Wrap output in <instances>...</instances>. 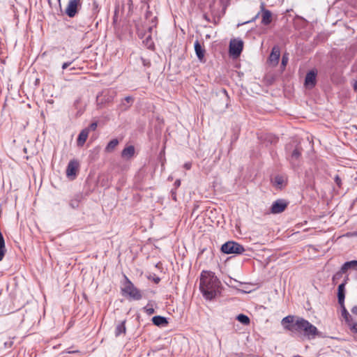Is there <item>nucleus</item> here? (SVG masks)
<instances>
[{"instance_id":"nucleus-8","label":"nucleus","mask_w":357,"mask_h":357,"mask_svg":"<svg viewBox=\"0 0 357 357\" xmlns=\"http://www.w3.org/2000/svg\"><path fill=\"white\" fill-rule=\"evenodd\" d=\"M79 3V0H69L66 9V13L68 17H73L76 15Z\"/></svg>"},{"instance_id":"nucleus-26","label":"nucleus","mask_w":357,"mask_h":357,"mask_svg":"<svg viewBox=\"0 0 357 357\" xmlns=\"http://www.w3.org/2000/svg\"><path fill=\"white\" fill-rule=\"evenodd\" d=\"M284 182V179L282 176H277L274 178V183L278 186H281Z\"/></svg>"},{"instance_id":"nucleus-17","label":"nucleus","mask_w":357,"mask_h":357,"mask_svg":"<svg viewBox=\"0 0 357 357\" xmlns=\"http://www.w3.org/2000/svg\"><path fill=\"white\" fill-rule=\"evenodd\" d=\"M152 321L157 326H165L168 324L167 319L161 316H155L152 318Z\"/></svg>"},{"instance_id":"nucleus-2","label":"nucleus","mask_w":357,"mask_h":357,"mask_svg":"<svg viewBox=\"0 0 357 357\" xmlns=\"http://www.w3.org/2000/svg\"><path fill=\"white\" fill-rule=\"evenodd\" d=\"M296 332L303 333L308 339H313L319 334L316 326L301 317H297L296 319Z\"/></svg>"},{"instance_id":"nucleus-22","label":"nucleus","mask_w":357,"mask_h":357,"mask_svg":"<svg viewBox=\"0 0 357 357\" xmlns=\"http://www.w3.org/2000/svg\"><path fill=\"white\" fill-rule=\"evenodd\" d=\"M236 319L243 325H248L250 322V318L243 314H240L236 317Z\"/></svg>"},{"instance_id":"nucleus-39","label":"nucleus","mask_w":357,"mask_h":357,"mask_svg":"<svg viewBox=\"0 0 357 357\" xmlns=\"http://www.w3.org/2000/svg\"><path fill=\"white\" fill-rule=\"evenodd\" d=\"M174 184H175V185H176V187H178V186L180 185V184H181V181H180V180H176V181H175V183H174Z\"/></svg>"},{"instance_id":"nucleus-38","label":"nucleus","mask_w":357,"mask_h":357,"mask_svg":"<svg viewBox=\"0 0 357 357\" xmlns=\"http://www.w3.org/2000/svg\"><path fill=\"white\" fill-rule=\"evenodd\" d=\"M184 167L187 169H190L191 168V163L187 162L184 165Z\"/></svg>"},{"instance_id":"nucleus-30","label":"nucleus","mask_w":357,"mask_h":357,"mask_svg":"<svg viewBox=\"0 0 357 357\" xmlns=\"http://www.w3.org/2000/svg\"><path fill=\"white\" fill-rule=\"evenodd\" d=\"M345 321L347 322V324L349 326L351 324V323H353V319H352V317L350 314L347 315V317H344Z\"/></svg>"},{"instance_id":"nucleus-16","label":"nucleus","mask_w":357,"mask_h":357,"mask_svg":"<svg viewBox=\"0 0 357 357\" xmlns=\"http://www.w3.org/2000/svg\"><path fill=\"white\" fill-rule=\"evenodd\" d=\"M195 50L199 60L202 61L204 58L205 50L202 47L199 41L195 43Z\"/></svg>"},{"instance_id":"nucleus-32","label":"nucleus","mask_w":357,"mask_h":357,"mask_svg":"<svg viewBox=\"0 0 357 357\" xmlns=\"http://www.w3.org/2000/svg\"><path fill=\"white\" fill-rule=\"evenodd\" d=\"M97 126H98V123L96 122H93V123H91V125L89 126V127L87 129H89V131L90 130H95L97 128Z\"/></svg>"},{"instance_id":"nucleus-24","label":"nucleus","mask_w":357,"mask_h":357,"mask_svg":"<svg viewBox=\"0 0 357 357\" xmlns=\"http://www.w3.org/2000/svg\"><path fill=\"white\" fill-rule=\"evenodd\" d=\"M124 101L126 102V103H128V105H126V103L123 102L122 103V107H123V109H126L132 103L133 98L131 96H127V97L125 98Z\"/></svg>"},{"instance_id":"nucleus-11","label":"nucleus","mask_w":357,"mask_h":357,"mask_svg":"<svg viewBox=\"0 0 357 357\" xmlns=\"http://www.w3.org/2000/svg\"><path fill=\"white\" fill-rule=\"evenodd\" d=\"M79 167V163L76 160H70L67 166L66 175L68 177H75Z\"/></svg>"},{"instance_id":"nucleus-5","label":"nucleus","mask_w":357,"mask_h":357,"mask_svg":"<svg viewBox=\"0 0 357 357\" xmlns=\"http://www.w3.org/2000/svg\"><path fill=\"white\" fill-rule=\"evenodd\" d=\"M123 290L135 300H139L142 298L140 291L130 281L126 284Z\"/></svg>"},{"instance_id":"nucleus-19","label":"nucleus","mask_w":357,"mask_h":357,"mask_svg":"<svg viewBox=\"0 0 357 357\" xmlns=\"http://www.w3.org/2000/svg\"><path fill=\"white\" fill-rule=\"evenodd\" d=\"M6 252L5 241L3 234L0 231V261L3 259Z\"/></svg>"},{"instance_id":"nucleus-4","label":"nucleus","mask_w":357,"mask_h":357,"mask_svg":"<svg viewBox=\"0 0 357 357\" xmlns=\"http://www.w3.org/2000/svg\"><path fill=\"white\" fill-rule=\"evenodd\" d=\"M243 42L242 41V40L238 38H234L231 40L229 43V54L233 58H238L243 50Z\"/></svg>"},{"instance_id":"nucleus-23","label":"nucleus","mask_w":357,"mask_h":357,"mask_svg":"<svg viewBox=\"0 0 357 357\" xmlns=\"http://www.w3.org/2000/svg\"><path fill=\"white\" fill-rule=\"evenodd\" d=\"M115 333L116 336L126 333L125 321H122L116 326Z\"/></svg>"},{"instance_id":"nucleus-10","label":"nucleus","mask_w":357,"mask_h":357,"mask_svg":"<svg viewBox=\"0 0 357 357\" xmlns=\"http://www.w3.org/2000/svg\"><path fill=\"white\" fill-rule=\"evenodd\" d=\"M316 84V73L311 70L307 73L305 79V86L307 89H312Z\"/></svg>"},{"instance_id":"nucleus-7","label":"nucleus","mask_w":357,"mask_h":357,"mask_svg":"<svg viewBox=\"0 0 357 357\" xmlns=\"http://www.w3.org/2000/svg\"><path fill=\"white\" fill-rule=\"evenodd\" d=\"M281 324L284 329L291 331V333H295L296 320L294 319V316L289 315L284 317L282 319Z\"/></svg>"},{"instance_id":"nucleus-9","label":"nucleus","mask_w":357,"mask_h":357,"mask_svg":"<svg viewBox=\"0 0 357 357\" xmlns=\"http://www.w3.org/2000/svg\"><path fill=\"white\" fill-rule=\"evenodd\" d=\"M280 56V50L279 47H273L268 60L269 64L273 66H276L278 64Z\"/></svg>"},{"instance_id":"nucleus-27","label":"nucleus","mask_w":357,"mask_h":357,"mask_svg":"<svg viewBox=\"0 0 357 357\" xmlns=\"http://www.w3.org/2000/svg\"><path fill=\"white\" fill-rule=\"evenodd\" d=\"M340 307H341V314H342V317L344 318L345 317H347V315L349 314V313L348 312V311L347 310L345 306H344V303H342V304H340Z\"/></svg>"},{"instance_id":"nucleus-14","label":"nucleus","mask_w":357,"mask_h":357,"mask_svg":"<svg viewBox=\"0 0 357 357\" xmlns=\"http://www.w3.org/2000/svg\"><path fill=\"white\" fill-rule=\"evenodd\" d=\"M135 155V147L132 145L126 147L121 152V157L129 160Z\"/></svg>"},{"instance_id":"nucleus-21","label":"nucleus","mask_w":357,"mask_h":357,"mask_svg":"<svg viewBox=\"0 0 357 357\" xmlns=\"http://www.w3.org/2000/svg\"><path fill=\"white\" fill-rule=\"evenodd\" d=\"M118 144L119 141L116 139H114L107 144L105 148V151L107 152H112L113 150H114V149L116 147Z\"/></svg>"},{"instance_id":"nucleus-6","label":"nucleus","mask_w":357,"mask_h":357,"mask_svg":"<svg viewBox=\"0 0 357 357\" xmlns=\"http://www.w3.org/2000/svg\"><path fill=\"white\" fill-rule=\"evenodd\" d=\"M350 268L357 270V261L356 260H353V261H347V262L344 263L342 265L341 270L339 272H337L333 277V280L335 281V280L339 279L342 276V273H345L346 271H347V270H349Z\"/></svg>"},{"instance_id":"nucleus-34","label":"nucleus","mask_w":357,"mask_h":357,"mask_svg":"<svg viewBox=\"0 0 357 357\" xmlns=\"http://www.w3.org/2000/svg\"><path fill=\"white\" fill-rule=\"evenodd\" d=\"M72 63H73V61L63 63L62 65V69L63 70L66 69L68 66H70L72 64Z\"/></svg>"},{"instance_id":"nucleus-37","label":"nucleus","mask_w":357,"mask_h":357,"mask_svg":"<svg viewBox=\"0 0 357 357\" xmlns=\"http://www.w3.org/2000/svg\"><path fill=\"white\" fill-rule=\"evenodd\" d=\"M351 312L354 314H357V306H354L351 310Z\"/></svg>"},{"instance_id":"nucleus-36","label":"nucleus","mask_w":357,"mask_h":357,"mask_svg":"<svg viewBox=\"0 0 357 357\" xmlns=\"http://www.w3.org/2000/svg\"><path fill=\"white\" fill-rule=\"evenodd\" d=\"M335 183L339 185L340 186V182H341V180L340 178V177L338 176H336L335 178Z\"/></svg>"},{"instance_id":"nucleus-12","label":"nucleus","mask_w":357,"mask_h":357,"mask_svg":"<svg viewBox=\"0 0 357 357\" xmlns=\"http://www.w3.org/2000/svg\"><path fill=\"white\" fill-rule=\"evenodd\" d=\"M287 207V204L282 200H277L271 206V211L272 213L277 214L282 213Z\"/></svg>"},{"instance_id":"nucleus-40","label":"nucleus","mask_w":357,"mask_h":357,"mask_svg":"<svg viewBox=\"0 0 357 357\" xmlns=\"http://www.w3.org/2000/svg\"><path fill=\"white\" fill-rule=\"evenodd\" d=\"M354 89L355 91H357V81H356L354 84Z\"/></svg>"},{"instance_id":"nucleus-15","label":"nucleus","mask_w":357,"mask_h":357,"mask_svg":"<svg viewBox=\"0 0 357 357\" xmlns=\"http://www.w3.org/2000/svg\"><path fill=\"white\" fill-rule=\"evenodd\" d=\"M89 135V129L82 130L78 135L77 143V146H82L86 142Z\"/></svg>"},{"instance_id":"nucleus-41","label":"nucleus","mask_w":357,"mask_h":357,"mask_svg":"<svg viewBox=\"0 0 357 357\" xmlns=\"http://www.w3.org/2000/svg\"><path fill=\"white\" fill-rule=\"evenodd\" d=\"M148 63H149V62H148V63H146V61L145 60H143V64H144V66L148 65Z\"/></svg>"},{"instance_id":"nucleus-3","label":"nucleus","mask_w":357,"mask_h":357,"mask_svg":"<svg viewBox=\"0 0 357 357\" xmlns=\"http://www.w3.org/2000/svg\"><path fill=\"white\" fill-rule=\"evenodd\" d=\"M221 250L226 254H241L245 249L238 243L228 241L222 245Z\"/></svg>"},{"instance_id":"nucleus-29","label":"nucleus","mask_w":357,"mask_h":357,"mask_svg":"<svg viewBox=\"0 0 357 357\" xmlns=\"http://www.w3.org/2000/svg\"><path fill=\"white\" fill-rule=\"evenodd\" d=\"M144 309L149 315H151L155 312L154 309L152 307H149L148 305L146 306Z\"/></svg>"},{"instance_id":"nucleus-20","label":"nucleus","mask_w":357,"mask_h":357,"mask_svg":"<svg viewBox=\"0 0 357 357\" xmlns=\"http://www.w3.org/2000/svg\"><path fill=\"white\" fill-rule=\"evenodd\" d=\"M301 149L298 147H296L293 152L291 154V159L290 161L292 163L293 165H295L296 161L301 156Z\"/></svg>"},{"instance_id":"nucleus-1","label":"nucleus","mask_w":357,"mask_h":357,"mask_svg":"<svg viewBox=\"0 0 357 357\" xmlns=\"http://www.w3.org/2000/svg\"><path fill=\"white\" fill-rule=\"evenodd\" d=\"M199 288L206 299L212 300L220 294V282L213 272L203 271Z\"/></svg>"},{"instance_id":"nucleus-18","label":"nucleus","mask_w":357,"mask_h":357,"mask_svg":"<svg viewBox=\"0 0 357 357\" xmlns=\"http://www.w3.org/2000/svg\"><path fill=\"white\" fill-rule=\"evenodd\" d=\"M262 24L267 25L271 23L272 15L271 13L268 10H264L262 12Z\"/></svg>"},{"instance_id":"nucleus-25","label":"nucleus","mask_w":357,"mask_h":357,"mask_svg":"<svg viewBox=\"0 0 357 357\" xmlns=\"http://www.w3.org/2000/svg\"><path fill=\"white\" fill-rule=\"evenodd\" d=\"M143 42L144 43H145L146 46L149 49L153 47V42L152 40L151 35H148Z\"/></svg>"},{"instance_id":"nucleus-33","label":"nucleus","mask_w":357,"mask_h":357,"mask_svg":"<svg viewBox=\"0 0 357 357\" xmlns=\"http://www.w3.org/2000/svg\"><path fill=\"white\" fill-rule=\"evenodd\" d=\"M349 327L353 332L357 333V323H351Z\"/></svg>"},{"instance_id":"nucleus-13","label":"nucleus","mask_w":357,"mask_h":357,"mask_svg":"<svg viewBox=\"0 0 357 357\" xmlns=\"http://www.w3.org/2000/svg\"><path fill=\"white\" fill-rule=\"evenodd\" d=\"M348 280V278H347L344 282L340 284L338 286L337 289V298H338V303L339 304L344 303V298H345V285L347 284V281Z\"/></svg>"},{"instance_id":"nucleus-31","label":"nucleus","mask_w":357,"mask_h":357,"mask_svg":"<svg viewBox=\"0 0 357 357\" xmlns=\"http://www.w3.org/2000/svg\"><path fill=\"white\" fill-rule=\"evenodd\" d=\"M70 205L72 208H75L78 207L79 202L77 200H71L70 202Z\"/></svg>"},{"instance_id":"nucleus-42","label":"nucleus","mask_w":357,"mask_h":357,"mask_svg":"<svg viewBox=\"0 0 357 357\" xmlns=\"http://www.w3.org/2000/svg\"><path fill=\"white\" fill-rule=\"evenodd\" d=\"M70 70H75V67H72V68H70Z\"/></svg>"},{"instance_id":"nucleus-28","label":"nucleus","mask_w":357,"mask_h":357,"mask_svg":"<svg viewBox=\"0 0 357 357\" xmlns=\"http://www.w3.org/2000/svg\"><path fill=\"white\" fill-rule=\"evenodd\" d=\"M288 60H289L288 55L284 54L282 58V63L281 64H282V67L284 68L287 66Z\"/></svg>"},{"instance_id":"nucleus-35","label":"nucleus","mask_w":357,"mask_h":357,"mask_svg":"<svg viewBox=\"0 0 357 357\" xmlns=\"http://www.w3.org/2000/svg\"><path fill=\"white\" fill-rule=\"evenodd\" d=\"M155 20H156V17H153V18L151 20V22H152L153 24H152L151 26H149V28H148V29H149V31L150 32L151 31V30H152L153 27H154V26H156V22H155Z\"/></svg>"}]
</instances>
